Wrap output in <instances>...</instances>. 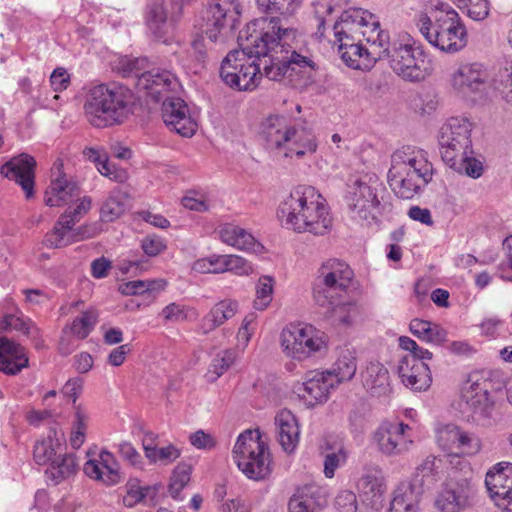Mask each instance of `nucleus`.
Wrapping results in <instances>:
<instances>
[{
    "mask_svg": "<svg viewBox=\"0 0 512 512\" xmlns=\"http://www.w3.org/2000/svg\"><path fill=\"white\" fill-rule=\"evenodd\" d=\"M262 23H264L262 21ZM260 22H250L246 28L240 31L237 40L240 50H233L223 59L220 67V77L229 87L239 91H252L262 77L260 63L261 55H267L270 49H281L290 44L296 37L295 29L277 28L278 35L271 34L270 30L258 31ZM275 32V30H272Z\"/></svg>",
    "mask_w": 512,
    "mask_h": 512,
    "instance_id": "obj_1",
    "label": "nucleus"
},
{
    "mask_svg": "<svg viewBox=\"0 0 512 512\" xmlns=\"http://www.w3.org/2000/svg\"><path fill=\"white\" fill-rule=\"evenodd\" d=\"M277 216L283 227L297 233L325 235L332 227L325 199L312 186L295 187L280 203Z\"/></svg>",
    "mask_w": 512,
    "mask_h": 512,
    "instance_id": "obj_2",
    "label": "nucleus"
},
{
    "mask_svg": "<svg viewBox=\"0 0 512 512\" xmlns=\"http://www.w3.org/2000/svg\"><path fill=\"white\" fill-rule=\"evenodd\" d=\"M135 97L122 84H98L89 89L84 102L88 122L97 128L122 124L133 112Z\"/></svg>",
    "mask_w": 512,
    "mask_h": 512,
    "instance_id": "obj_3",
    "label": "nucleus"
},
{
    "mask_svg": "<svg viewBox=\"0 0 512 512\" xmlns=\"http://www.w3.org/2000/svg\"><path fill=\"white\" fill-rule=\"evenodd\" d=\"M472 123L464 117H451L440 128L438 144L442 160L453 170L479 178L483 164L474 157Z\"/></svg>",
    "mask_w": 512,
    "mask_h": 512,
    "instance_id": "obj_4",
    "label": "nucleus"
},
{
    "mask_svg": "<svg viewBox=\"0 0 512 512\" xmlns=\"http://www.w3.org/2000/svg\"><path fill=\"white\" fill-rule=\"evenodd\" d=\"M260 135L268 150L283 157L298 158L316 152L318 144L312 130L280 115L266 118L260 127Z\"/></svg>",
    "mask_w": 512,
    "mask_h": 512,
    "instance_id": "obj_5",
    "label": "nucleus"
},
{
    "mask_svg": "<svg viewBox=\"0 0 512 512\" xmlns=\"http://www.w3.org/2000/svg\"><path fill=\"white\" fill-rule=\"evenodd\" d=\"M432 175V164L422 150L407 146L392 154L388 183L400 198H413L432 180Z\"/></svg>",
    "mask_w": 512,
    "mask_h": 512,
    "instance_id": "obj_6",
    "label": "nucleus"
},
{
    "mask_svg": "<svg viewBox=\"0 0 512 512\" xmlns=\"http://www.w3.org/2000/svg\"><path fill=\"white\" fill-rule=\"evenodd\" d=\"M417 27L423 37L441 51L455 53L467 44V32L458 13L447 5L432 10L430 15L419 14Z\"/></svg>",
    "mask_w": 512,
    "mask_h": 512,
    "instance_id": "obj_7",
    "label": "nucleus"
},
{
    "mask_svg": "<svg viewBox=\"0 0 512 512\" xmlns=\"http://www.w3.org/2000/svg\"><path fill=\"white\" fill-rule=\"evenodd\" d=\"M379 192L377 180L361 177L347 184L345 201L351 218L362 225L371 226L380 222V217L392 211L391 203Z\"/></svg>",
    "mask_w": 512,
    "mask_h": 512,
    "instance_id": "obj_8",
    "label": "nucleus"
},
{
    "mask_svg": "<svg viewBox=\"0 0 512 512\" xmlns=\"http://www.w3.org/2000/svg\"><path fill=\"white\" fill-rule=\"evenodd\" d=\"M383 48V55L387 57L391 69L402 79L410 82L424 80L430 74V65L423 50L414 46L408 37H401L389 41L386 34V41Z\"/></svg>",
    "mask_w": 512,
    "mask_h": 512,
    "instance_id": "obj_9",
    "label": "nucleus"
},
{
    "mask_svg": "<svg viewBox=\"0 0 512 512\" xmlns=\"http://www.w3.org/2000/svg\"><path fill=\"white\" fill-rule=\"evenodd\" d=\"M233 459L248 478L261 480L271 473V457L258 429L241 433L233 448Z\"/></svg>",
    "mask_w": 512,
    "mask_h": 512,
    "instance_id": "obj_10",
    "label": "nucleus"
},
{
    "mask_svg": "<svg viewBox=\"0 0 512 512\" xmlns=\"http://www.w3.org/2000/svg\"><path fill=\"white\" fill-rule=\"evenodd\" d=\"M353 278L350 267L339 260L330 259L324 262L318 270L313 287V298L319 306L334 303L346 293Z\"/></svg>",
    "mask_w": 512,
    "mask_h": 512,
    "instance_id": "obj_11",
    "label": "nucleus"
},
{
    "mask_svg": "<svg viewBox=\"0 0 512 512\" xmlns=\"http://www.w3.org/2000/svg\"><path fill=\"white\" fill-rule=\"evenodd\" d=\"M238 0H211L207 8L205 34L210 43L225 44L235 38L240 24Z\"/></svg>",
    "mask_w": 512,
    "mask_h": 512,
    "instance_id": "obj_12",
    "label": "nucleus"
},
{
    "mask_svg": "<svg viewBox=\"0 0 512 512\" xmlns=\"http://www.w3.org/2000/svg\"><path fill=\"white\" fill-rule=\"evenodd\" d=\"M332 29L334 36L350 35V39L363 37L379 47L384 46L386 41V33L380 29L378 18L360 8L343 11Z\"/></svg>",
    "mask_w": 512,
    "mask_h": 512,
    "instance_id": "obj_13",
    "label": "nucleus"
},
{
    "mask_svg": "<svg viewBox=\"0 0 512 512\" xmlns=\"http://www.w3.org/2000/svg\"><path fill=\"white\" fill-rule=\"evenodd\" d=\"M281 345L287 356L304 360L316 353L325 352L327 339L323 332L312 325L300 323L283 329Z\"/></svg>",
    "mask_w": 512,
    "mask_h": 512,
    "instance_id": "obj_14",
    "label": "nucleus"
},
{
    "mask_svg": "<svg viewBox=\"0 0 512 512\" xmlns=\"http://www.w3.org/2000/svg\"><path fill=\"white\" fill-rule=\"evenodd\" d=\"M296 38L281 49H270L267 55H261L263 60L258 61L263 65V74L273 81H280L285 77H292L293 73L299 74L303 70L314 68V63L308 57L298 54L295 50L290 51Z\"/></svg>",
    "mask_w": 512,
    "mask_h": 512,
    "instance_id": "obj_15",
    "label": "nucleus"
},
{
    "mask_svg": "<svg viewBox=\"0 0 512 512\" xmlns=\"http://www.w3.org/2000/svg\"><path fill=\"white\" fill-rule=\"evenodd\" d=\"M474 377L462 389L460 406L462 412L473 422L486 425L492 416L493 403L489 398L487 382Z\"/></svg>",
    "mask_w": 512,
    "mask_h": 512,
    "instance_id": "obj_16",
    "label": "nucleus"
},
{
    "mask_svg": "<svg viewBox=\"0 0 512 512\" xmlns=\"http://www.w3.org/2000/svg\"><path fill=\"white\" fill-rule=\"evenodd\" d=\"M474 377L462 389L460 406L462 412L473 422L486 425L492 416L493 403L489 398L487 382Z\"/></svg>",
    "mask_w": 512,
    "mask_h": 512,
    "instance_id": "obj_17",
    "label": "nucleus"
},
{
    "mask_svg": "<svg viewBox=\"0 0 512 512\" xmlns=\"http://www.w3.org/2000/svg\"><path fill=\"white\" fill-rule=\"evenodd\" d=\"M436 443L452 458L476 455L482 447L480 438L455 424H445L436 430Z\"/></svg>",
    "mask_w": 512,
    "mask_h": 512,
    "instance_id": "obj_18",
    "label": "nucleus"
},
{
    "mask_svg": "<svg viewBox=\"0 0 512 512\" xmlns=\"http://www.w3.org/2000/svg\"><path fill=\"white\" fill-rule=\"evenodd\" d=\"M485 485L495 505L504 512H512V464H496L487 472Z\"/></svg>",
    "mask_w": 512,
    "mask_h": 512,
    "instance_id": "obj_19",
    "label": "nucleus"
},
{
    "mask_svg": "<svg viewBox=\"0 0 512 512\" xmlns=\"http://www.w3.org/2000/svg\"><path fill=\"white\" fill-rule=\"evenodd\" d=\"M408 424L384 423L374 433L379 451L386 456H400L411 449L412 439L407 434Z\"/></svg>",
    "mask_w": 512,
    "mask_h": 512,
    "instance_id": "obj_20",
    "label": "nucleus"
},
{
    "mask_svg": "<svg viewBox=\"0 0 512 512\" xmlns=\"http://www.w3.org/2000/svg\"><path fill=\"white\" fill-rule=\"evenodd\" d=\"M487 77L481 63H461L449 74V84L457 94L468 97L482 89Z\"/></svg>",
    "mask_w": 512,
    "mask_h": 512,
    "instance_id": "obj_21",
    "label": "nucleus"
},
{
    "mask_svg": "<svg viewBox=\"0 0 512 512\" xmlns=\"http://www.w3.org/2000/svg\"><path fill=\"white\" fill-rule=\"evenodd\" d=\"M92 200L88 196L80 199V202L74 209L66 210L57 220L53 230L47 233L44 239L46 246L51 248H61L69 245L67 232L78 223L81 218L91 209Z\"/></svg>",
    "mask_w": 512,
    "mask_h": 512,
    "instance_id": "obj_22",
    "label": "nucleus"
},
{
    "mask_svg": "<svg viewBox=\"0 0 512 512\" xmlns=\"http://www.w3.org/2000/svg\"><path fill=\"white\" fill-rule=\"evenodd\" d=\"M162 119L167 127L181 136L191 137L197 123L191 117L187 104L181 98H166L162 104Z\"/></svg>",
    "mask_w": 512,
    "mask_h": 512,
    "instance_id": "obj_23",
    "label": "nucleus"
},
{
    "mask_svg": "<svg viewBox=\"0 0 512 512\" xmlns=\"http://www.w3.org/2000/svg\"><path fill=\"white\" fill-rule=\"evenodd\" d=\"M301 2L302 0H257L258 9L270 17L255 20L254 22H264H261V24L257 26V30H270L271 34L278 35L279 33L272 32V30H275L276 32L278 31L277 28L273 29L274 26H281L284 29H292L291 27L285 26L283 19L293 15Z\"/></svg>",
    "mask_w": 512,
    "mask_h": 512,
    "instance_id": "obj_24",
    "label": "nucleus"
},
{
    "mask_svg": "<svg viewBox=\"0 0 512 512\" xmlns=\"http://www.w3.org/2000/svg\"><path fill=\"white\" fill-rule=\"evenodd\" d=\"M62 163L54 164L51 183L45 191V204L50 207H59L78 198L81 189L76 181L61 172Z\"/></svg>",
    "mask_w": 512,
    "mask_h": 512,
    "instance_id": "obj_25",
    "label": "nucleus"
},
{
    "mask_svg": "<svg viewBox=\"0 0 512 512\" xmlns=\"http://www.w3.org/2000/svg\"><path fill=\"white\" fill-rule=\"evenodd\" d=\"M471 485L467 478L456 480L451 476L438 495L435 506L439 512H460L469 505Z\"/></svg>",
    "mask_w": 512,
    "mask_h": 512,
    "instance_id": "obj_26",
    "label": "nucleus"
},
{
    "mask_svg": "<svg viewBox=\"0 0 512 512\" xmlns=\"http://www.w3.org/2000/svg\"><path fill=\"white\" fill-rule=\"evenodd\" d=\"M36 160L25 153L11 158L0 170V173L18 183L25 192L26 198L34 195V177Z\"/></svg>",
    "mask_w": 512,
    "mask_h": 512,
    "instance_id": "obj_27",
    "label": "nucleus"
},
{
    "mask_svg": "<svg viewBox=\"0 0 512 512\" xmlns=\"http://www.w3.org/2000/svg\"><path fill=\"white\" fill-rule=\"evenodd\" d=\"M402 383L413 391H426L432 383L428 365L413 356H403L398 363Z\"/></svg>",
    "mask_w": 512,
    "mask_h": 512,
    "instance_id": "obj_28",
    "label": "nucleus"
},
{
    "mask_svg": "<svg viewBox=\"0 0 512 512\" xmlns=\"http://www.w3.org/2000/svg\"><path fill=\"white\" fill-rule=\"evenodd\" d=\"M140 91H145L152 100L160 101L168 92L178 86L177 78L166 70H151L143 72L136 82Z\"/></svg>",
    "mask_w": 512,
    "mask_h": 512,
    "instance_id": "obj_29",
    "label": "nucleus"
},
{
    "mask_svg": "<svg viewBox=\"0 0 512 512\" xmlns=\"http://www.w3.org/2000/svg\"><path fill=\"white\" fill-rule=\"evenodd\" d=\"M337 386V380L326 371L313 370L305 375L303 382V397L311 405L327 401L328 395L332 389Z\"/></svg>",
    "mask_w": 512,
    "mask_h": 512,
    "instance_id": "obj_30",
    "label": "nucleus"
},
{
    "mask_svg": "<svg viewBox=\"0 0 512 512\" xmlns=\"http://www.w3.org/2000/svg\"><path fill=\"white\" fill-rule=\"evenodd\" d=\"M221 241L238 250L253 254H260L264 251V246L258 242L251 233L244 228L234 224H224L218 230Z\"/></svg>",
    "mask_w": 512,
    "mask_h": 512,
    "instance_id": "obj_31",
    "label": "nucleus"
},
{
    "mask_svg": "<svg viewBox=\"0 0 512 512\" xmlns=\"http://www.w3.org/2000/svg\"><path fill=\"white\" fill-rule=\"evenodd\" d=\"M327 501L317 485H305L297 489L288 503L289 512H319Z\"/></svg>",
    "mask_w": 512,
    "mask_h": 512,
    "instance_id": "obj_32",
    "label": "nucleus"
},
{
    "mask_svg": "<svg viewBox=\"0 0 512 512\" xmlns=\"http://www.w3.org/2000/svg\"><path fill=\"white\" fill-rule=\"evenodd\" d=\"M357 489L362 501L374 507L381 503L385 492L384 477L378 468L368 469L358 480Z\"/></svg>",
    "mask_w": 512,
    "mask_h": 512,
    "instance_id": "obj_33",
    "label": "nucleus"
},
{
    "mask_svg": "<svg viewBox=\"0 0 512 512\" xmlns=\"http://www.w3.org/2000/svg\"><path fill=\"white\" fill-rule=\"evenodd\" d=\"M28 366L24 347L5 338H0V371L15 375Z\"/></svg>",
    "mask_w": 512,
    "mask_h": 512,
    "instance_id": "obj_34",
    "label": "nucleus"
},
{
    "mask_svg": "<svg viewBox=\"0 0 512 512\" xmlns=\"http://www.w3.org/2000/svg\"><path fill=\"white\" fill-rule=\"evenodd\" d=\"M211 49L212 47L208 46L204 34L195 32L191 35L189 46L179 60L184 67L198 73L206 67L209 60L208 52Z\"/></svg>",
    "mask_w": 512,
    "mask_h": 512,
    "instance_id": "obj_35",
    "label": "nucleus"
},
{
    "mask_svg": "<svg viewBox=\"0 0 512 512\" xmlns=\"http://www.w3.org/2000/svg\"><path fill=\"white\" fill-rule=\"evenodd\" d=\"M278 441L286 453H292L298 445L300 430L296 417L289 410H281L275 417Z\"/></svg>",
    "mask_w": 512,
    "mask_h": 512,
    "instance_id": "obj_36",
    "label": "nucleus"
},
{
    "mask_svg": "<svg viewBox=\"0 0 512 512\" xmlns=\"http://www.w3.org/2000/svg\"><path fill=\"white\" fill-rule=\"evenodd\" d=\"M365 389L376 397L386 396L391 392L388 369L379 362H370L362 374Z\"/></svg>",
    "mask_w": 512,
    "mask_h": 512,
    "instance_id": "obj_37",
    "label": "nucleus"
},
{
    "mask_svg": "<svg viewBox=\"0 0 512 512\" xmlns=\"http://www.w3.org/2000/svg\"><path fill=\"white\" fill-rule=\"evenodd\" d=\"M64 442L63 433H58L55 429H50L47 436L34 446L33 456L36 463L39 465L51 464L65 449Z\"/></svg>",
    "mask_w": 512,
    "mask_h": 512,
    "instance_id": "obj_38",
    "label": "nucleus"
},
{
    "mask_svg": "<svg viewBox=\"0 0 512 512\" xmlns=\"http://www.w3.org/2000/svg\"><path fill=\"white\" fill-rule=\"evenodd\" d=\"M440 468L441 460L429 455L417 466L409 482L424 493L425 490L431 489L441 479Z\"/></svg>",
    "mask_w": 512,
    "mask_h": 512,
    "instance_id": "obj_39",
    "label": "nucleus"
},
{
    "mask_svg": "<svg viewBox=\"0 0 512 512\" xmlns=\"http://www.w3.org/2000/svg\"><path fill=\"white\" fill-rule=\"evenodd\" d=\"M238 312V303L235 300L225 299L216 303L209 313L203 318L201 330L204 334L213 331L217 327L233 318Z\"/></svg>",
    "mask_w": 512,
    "mask_h": 512,
    "instance_id": "obj_40",
    "label": "nucleus"
},
{
    "mask_svg": "<svg viewBox=\"0 0 512 512\" xmlns=\"http://www.w3.org/2000/svg\"><path fill=\"white\" fill-rule=\"evenodd\" d=\"M422 494L410 482L400 483L393 492L390 512H417Z\"/></svg>",
    "mask_w": 512,
    "mask_h": 512,
    "instance_id": "obj_41",
    "label": "nucleus"
},
{
    "mask_svg": "<svg viewBox=\"0 0 512 512\" xmlns=\"http://www.w3.org/2000/svg\"><path fill=\"white\" fill-rule=\"evenodd\" d=\"M410 332L427 343L440 345L446 341L447 332L436 323L415 318L409 324Z\"/></svg>",
    "mask_w": 512,
    "mask_h": 512,
    "instance_id": "obj_42",
    "label": "nucleus"
},
{
    "mask_svg": "<svg viewBox=\"0 0 512 512\" xmlns=\"http://www.w3.org/2000/svg\"><path fill=\"white\" fill-rule=\"evenodd\" d=\"M146 24L157 39H162L166 35L167 11L164 0H153L148 5Z\"/></svg>",
    "mask_w": 512,
    "mask_h": 512,
    "instance_id": "obj_43",
    "label": "nucleus"
},
{
    "mask_svg": "<svg viewBox=\"0 0 512 512\" xmlns=\"http://www.w3.org/2000/svg\"><path fill=\"white\" fill-rule=\"evenodd\" d=\"M334 299L333 304L326 305L327 316L339 325L350 326L360 315V308L355 302H340Z\"/></svg>",
    "mask_w": 512,
    "mask_h": 512,
    "instance_id": "obj_44",
    "label": "nucleus"
},
{
    "mask_svg": "<svg viewBox=\"0 0 512 512\" xmlns=\"http://www.w3.org/2000/svg\"><path fill=\"white\" fill-rule=\"evenodd\" d=\"M357 370L354 354L348 350H341L331 370H326L329 376L337 380V385L353 378Z\"/></svg>",
    "mask_w": 512,
    "mask_h": 512,
    "instance_id": "obj_45",
    "label": "nucleus"
},
{
    "mask_svg": "<svg viewBox=\"0 0 512 512\" xmlns=\"http://www.w3.org/2000/svg\"><path fill=\"white\" fill-rule=\"evenodd\" d=\"M78 468V463L73 454H67L61 452L50 464L47 470L51 477L56 481L60 482L66 478L73 476Z\"/></svg>",
    "mask_w": 512,
    "mask_h": 512,
    "instance_id": "obj_46",
    "label": "nucleus"
},
{
    "mask_svg": "<svg viewBox=\"0 0 512 512\" xmlns=\"http://www.w3.org/2000/svg\"><path fill=\"white\" fill-rule=\"evenodd\" d=\"M125 209L124 193L120 190H114L101 206L100 220L103 222H113L125 212Z\"/></svg>",
    "mask_w": 512,
    "mask_h": 512,
    "instance_id": "obj_47",
    "label": "nucleus"
},
{
    "mask_svg": "<svg viewBox=\"0 0 512 512\" xmlns=\"http://www.w3.org/2000/svg\"><path fill=\"white\" fill-rule=\"evenodd\" d=\"M237 358L235 349H225L218 352L212 359L206 377L209 382L216 381L221 377L234 363Z\"/></svg>",
    "mask_w": 512,
    "mask_h": 512,
    "instance_id": "obj_48",
    "label": "nucleus"
},
{
    "mask_svg": "<svg viewBox=\"0 0 512 512\" xmlns=\"http://www.w3.org/2000/svg\"><path fill=\"white\" fill-rule=\"evenodd\" d=\"M339 54L350 68L362 69L363 66H367L365 61L368 60L369 52L361 43L339 45Z\"/></svg>",
    "mask_w": 512,
    "mask_h": 512,
    "instance_id": "obj_49",
    "label": "nucleus"
},
{
    "mask_svg": "<svg viewBox=\"0 0 512 512\" xmlns=\"http://www.w3.org/2000/svg\"><path fill=\"white\" fill-rule=\"evenodd\" d=\"M97 320V312L94 310H87L73 320L70 330L77 338L85 339L94 329Z\"/></svg>",
    "mask_w": 512,
    "mask_h": 512,
    "instance_id": "obj_50",
    "label": "nucleus"
},
{
    "mask_svg": "<svg viewBox=\"0 0 512 512\" xmlns=\"http://www.w3.org/2000/svg\"><path fill=\"white\" fill-rule=\"evenodd\" d=\"M159 315L166 323H180L189 320L192 316L197 317L193 308L175 302L165 306Z\"/></svg>",
    "mask_w": 512,
    "mask_h": 512,
    "instance_id": "obj_51",
    "label": "nucleus"
},
{
    "mask_svg": "<svg viewBox=\"0 0 512 512\" xmlns=\"http://www.w3.org/2000/svg\"><path fill=\"white\" fill-rule=\"evenodd\" d=\"M274 279L271 276H262L256 285V298L254 308L264 310L272 301Z\"/></svg>",
    "mask_w": 512,
    "mask_h": 512,
    "instance_id": "obj_52",
    "label": "nucleus"
},
{
    "mask_svg": "<svg viewBox=\"0 0 512 512\" xmlns=\"http://www.w3.org/2000/svg\"><path fill=\"white\" fill-rule=\"evenodd\" d=\"M191 466L186 463H179L172 474L171 482L169 485V492L175 499L178 498L181 490L190 481Z\"/></svg>",
    "mask_w": 512,
    "mask_h": 512,
    "instance_id": "obj_53",
    "label": "nucleus"
},
{
    "mask_svg": "<svg viewBox=\"0 0 512 512\" xmlns=\"http://www.w3.org/2000/svg\"><path fill=\"white\" fill-rule=\"evenodd\" d=\"M144 451L146 457L152 461H160L164 464H168L176 460L180 456V450L174 445H168L166 447L157 448L155 446L144 445Z\"/></svg>",
    "mask_w": 512,
    "mask_h": 512,
    "instance_id": "obj_54",
    "label": "nucleus"
},
{
    "mask_svg": "<svg viewBox=\"0 0 512 512\" xmlns=\"http://www.w3.org/2000/svg\"><path fill=\"white\" fill-rule=\"evenodd\" d=\"M232 272L239 276H247L253 272V265L238 255H223V273Z\"/></svg>",
    "mask_w": 512,
    "mask_h": 512,
    "instance_id": "obj_55",
    "label": "nucleus"
},
{
    "mask_svg": "<svg viewBox=\"0 0 512 512\" xmlns=\"http://www.w3.org/2000/svg\"><path fill=\"white\" fill-rule=\"evenodd\" d=\"M192 270L197 273H223V255H211L206 258L197 259L192 264Z\"/></svg>",
    "mask_w": 512,
    "mask_h": 512,
    "instance_id": "obj_56",
    "label": "nucleus"
},
{
    "mask_svg": "<svg viewBox=\"0 0 512 512\" xmlns=\"http://www.w3.org/2000/svg\"><path fill=\"white\" fill-rule=\"evenodd\" d=\"M347 459V451L341 445L334 452L327 453L324 457V475L332 478L337 468L343 465Z\"/></svg>",
    "mask_w": 512,
    "mask_h": 512,
    "instance_id": "obj_57",
    "label": "nucleus"
},
{
    "mask_svg": "<svg viewBox=\"0 0 512 512\" xmlns=\"http://www.w3.org/2000/svg\"><path fill=\"white\" fill-rule=\"evenodd\" d=\"M147 60L145 58H124L119 62V71L123 77H134L136 82L138 77L143 73L142 70L146 67Z\"/></svg>",
    "mask_w": 512,
    "mask_h": 512,
    "instance_id": "obj_58",
    "label": "nucleus"
},
{
    "mask_svg": "<svg viewBox=\"0 0 512 512\" xmlns=\"http://www.w3.org/2000/svg\"><path fill=\"white\" fill-rule=\"evenodd\" d=\"M399 345L402 349L410 352L407 356L416 357L418 361L430 360L433 356L429 350L420 347L413 339L407 336L399 338Z\"/></svg>",
    "mask_w": 512,
    "mask_h": 512,
    "instance_id": "obj_59",
    "label": "nucleus"
},
{
    "mask_svg": "<svg viewBox=\"0 0 512 512\" xmlns=\"http://www.w3.org/2000/svg\"><path fill=\"white\" fill-rule=\"evenodd\" d=\"M335 11V6L332 0H320L315 5V14L318 19V33L323 36L325 31V25L328 22L326 16H331ZM332 20H329L331 22Z\"/></svg>",
    "mask_w": 512,
    "mask_h": 512,
    "instance_id": "obj_60",
    "label": "nucleus"
},
{
    "mask_svg": "<svg viewBox=\"0 0 512 512\" xmlns=\"http://www.w3.org/2000/svg\"><path fill=\"white\" fill-rule=\"evenodd\" d=\"M144 253L150 257L157 256L166 249L165 240L157 235H148L141 241Z\"/></svg>",
    "mask_w": 512,
    "mask_h": 512,
    "instance_id": "obj_61",
    "label": "nucleus"
},
{
    "mask_svg": "<svg viewBox=\"0 0 512 512\" xmlns=\"http://www.w3.org/2000/svg\"><path fill=\"white\" fill-rule=\"evenodd\" d=\"M335 506L340 512H356L358 507L356 495L350 490L339 492L335 499Z\"/></svg>",
    "mask_w": 512,
    "mask_h": 512,
    "instance_id": "obj_62",
    "label": "nucleus"
},
{
    "mask_svg": "<svg viewBox=\"0 0 512 512\" xmlns=\"http://www.w3.org/2000/svg\"><path fill=\"white\" fill-rule=\"evenodd\" d=\"M10 329L22 331L24 334L30 333L29 323L26 322L23 318L13 314L5 315L4 318L0 321L1 331H8Z\"/></svg>",
    "mask_w": 512,
    "mask_h": 512,
    "instance_id": "obj_63",
    "label": "nucleus"
},
{
    "mask_svg": "<svg viewBox=\"0 0 512 512\" xmlns=\"http://www.w3.org/2000/svg\"><path fill=\"white\" fill-rule=\"evenodd\" d=\"M99 233L96 224H86L82 225L76 229L74 227L71 231L67 232V237L69 239V244L77 241H81L84 239H89L95 237Z\"/></svg>",
    "mask_w": 512,
    "mask_h": 512,
    "instance_id": "obj_64",
    "label": "nucleus"
}]
</instances>
